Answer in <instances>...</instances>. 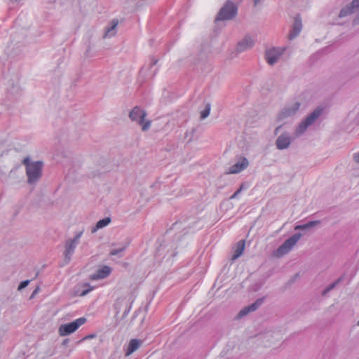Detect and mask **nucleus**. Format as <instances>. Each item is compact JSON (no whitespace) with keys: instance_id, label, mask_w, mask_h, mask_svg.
<instances>
[{"instance_id":"nucleus-1","label":"nucleus","mask_w":359,"mask_h":359,"mask_svg":"<svg viewBox=\"0 0 359 359\" xmlns=\"http://www.w3.org/2000/svg\"><path fill=\"white\" fill-rule=\"evenodd\" d=\"M25 166L27 183L34 184L41 179L43 163L42 161H31L29 157H26L22 161Z\"/></svg>"},{"instance_id":"nucleus-2","label":"nucleus","mask_w":359,"mask_h":359,"mask_svg":"<svg viewBox=\"0 0 359 359\" xmlns=\"http://www.w3.org/2000/svg\"><path fill=\"white\" fill-rule=\"evenodd\" d=\"M323 111V108L317 107L311 114H309L295 128L294 133V136L296 137H299L302 135L306 131L308 128L312 126L322 115Z\"/></svg>"},{"instance_id":"nucleus-3","label":"nucleus","mask_w":359,"mask_h":359,"mask_svg":"<svg viewBox=\"0 0 359 359\" xmlns=\"http://www.w3.org/2000/svg\"><path fill=\"white\" fill-rule=\"evenodd\" d=\"M302 236V234L301 233H297L290 236L289 238L285 240V242L280 245L276 250L274 251L273 255L277 257H281L283 255L287 254L297 244Z\"/></svg>"},{"instance_id":"nucleus-4","label":"nucleus","mask_w":359,"mask_h":359,"mask_svg":"<svg viewBox=\"0 0 359 359\" xmlns=\"http://www.w3.org/2000/svg\"><path fill=\"white\" fill-rule=\"evenodd\" d=\"M237 14V7L231 1H227L220 8L215 21L229 20L233 19Z\"/></svg>"},{"instance_id":"nucleus-5","label":"nucleus","mask_w":359,"mask_h":359,"mask_svg":"<svg viewBox=\"0 0 359 359\" xmlns=\"http://www.w3.org/2000/svg\"><path fill=\"white\" fill-rule=\"evenodd\" d=\"M146 112L140 107L136 106L130 112L129 117L133 121H136L142 126L143 131H147L151 127V122L150 121H144Z\"/></svg>"},{"instance_id":"nucleus-6","label":"nucleus","mask_w":359,"mask_h":359,"mask_svg":"<svg viewBox=\"0 0 359 359\" xmlns=\"http://www.w3.org/2000/svg\"><path fill=\"white\" fill-rule=\"evenodd\" d=\"M86 320L85 317H81L69 323L61 325L58 329L60 335L67 336L74 332L80 326L83 325Z\"/></svg>"},{"instance_id":"nucleus-7","label":"nucleus","mask_w":359,"mask_h":359,"mask_svg":"<svg viewBox=\"0 0 359 359\" xmlns=\"http://www.w3.org/2000/svg\"><path fill=\"white\" fill-rule=\"evenodd\" d=\"M300 106H301V103L297 101L287 105L279 113V114H278L279 119H284V118L294 116L297 113V111L299 110Z\"/></svg>"},{"instance_id":"nucleus-8","label":"nucleus","mask_w":359,"mask_h":359,"mask_svg":"<svg viewBox=\"0 0 359 359\" xmlns=\"http://www.w3.org/2000/svg\"><path fill=\"white\" fill-rule=\"evenodd\" d=\"M283 53V50L272 48L266 50L265 58L270 65H273L278 62Z\"/></svg>"},{"instance_id":"nucleus-9","label":"nucleus","mask_w":359,"mask_h":359,"mask_svg":"<svg viewBox=\"0 0 359 359\" xmlns=\"http://www.w3.org/2000/svg\"><path fill=\"white\" fill-rule=\"evenodd\" d=\"M255 46V40L250 35H246L245 37L241 40L236 47V52L238 53H243L244 51L248 50Z\"/></svg>"},{"instance_id":"nucleus-10","label":"nucleus","mask_w":359,"mask_h":359,"mask_svg":"<svg viewBox=\"0 0 359 359\" xmlns=\"http://www.w3.org/2000/svg\"><path fill=\"white\" fill-rule=\"evenodd\" d=\"M292 142V137L289 133L280 134L276 140V146L278 149L283 150L287 149Z\"/></svg>"},{"instance_id":"nucleus-11","label":"nucleus","mask_w":359,"mask_h":359,"mask_svg":"<svg viewBox=\"0 0 359 359\" xmlns=\"http://www.w3.org/2000/svg\"><path fill=\"white\" fill-rule=\"evenodd\" d=\"M249 165L248 160L245 157H240L237 162L229 168L227 173L236 174L245 170Z\"/></svg>"},{"instance_id":"nucleus-12","label":"nucleus","mask_w":359,"mask_h":359,"mask_svg":"<svg viewBox=\"0 0 359 359\" xmlns=\"http://www.w3.org/2000/svg\"><path fill=\"white\" fill-rule=\"evenodd\" d=\"M77 245L78 243L70 239L66 241L65 250L64 252V262L65 264L70 262Z\"/></svg>"},{"instance_id":"nucleus-13","label":"nucleus","mask_w":359,"mask_h":359,"mask_svg":"<svg viewBox=\"0 0 359 359\" xmlns=\"http://www.w3.org/2000/svg\"><path fill=\"white\" fill-rule=\"evenodd\" d=\"M302 29V19L299 15H297L294 18V23L292 27V29L290 30L288 37L290 40H292L296 38L299 33L301 32Z\"/></svg>"},{"instance_id":"nucleus-14","label":"nucleus","mask_w":359,"mask_h":359,"mask_svg":"<svg viewBox=\"0 0 359 359\" xmlns=\"http://www.w3.org/2000/svg\"><path fill=\"white\" fill-rule=\"evenodd\" d=\"M264 302V298H260L256 300L254 303L252 304L244 307L242 309L238 314V318H243L245 316L248 315L249 313L256 311Z\"/></svg>"},{"instance_id":"nucleus-15","label":"nucleus","mask_w":359,"mask_h":359,"mask_svg":"<svg viewBox=\"0 0 359 359\" xmlns=\"http://www.w3.org/2000/svg\"><path fill=\"white\" fill-rule=\"evenodd\" d=\"M359 8V0H353L352 2L347 5L346 6L344 7L339 14V18H344L346 17L351 13H353L355 8Z\"/></svg>"},{"instance_id":"nucleus-16","label":"nucleus","mask_w":359,"mask_h":359,"mask_svg":"<svg viewBox=\"0 0 359 359\" xmlns=\"http://www.w3.org/2000/svg\"><path fill=\"white\" fill-rule=\"evenodd\" d=\"M111 273V268L108 266H103L101 269L96 271L95 273L91 275L92 280L102 279L107 277Z\"/></svg>"},{"instance_id":"nucleus-17","label":"nucleus","mask_w":359,"mask_h":359,"mask_svg":"<svg viewBox=\"0 0 359 359\" xmlns=\"http://www.w3.org/2000/svg\"><path fill=\"white\" fill-rule=\"evenodd\" d=\"M141 344H142L141 340H139L137 339H131L126 348L125 355L126 356L131 355L133 352H135L140 348Z\"/></svg>"},{"instance_id":"nucleus-18","label":"nucleus","mask_w":359,"mask_h":359,"mask_svg":"<svg viewBox=\"0 0 359 359\" xmlns=\"http://www.w3.org/2000/svg\"><path fill=\"white\" fill-rule=\"evenodd\" d=\"M245 242L244 240H241L236 243L233 255H232L231 257V259L233 261L237 259L243 253L245 249Z\"/></svg>"},{"instance_id":"nucleus-19","label":"nucleus","mask_w":359,"mask_h":359,"mask_svg":"<svg viewBox=\"0 0 359 359\" xmlns=\"http://www.w3.org/2000/svg\"><path fill=\"white\" fill-rule=\"evenodd\" d=\"M111 222V219L109 217H105L102 219L99 220L95 226L92 227L91 233H95L98 229L104 228L107 226Z\"/></svg>"},{"instance_id":"nucleus-20","label":"nucleus","mask_w":359,"mask_h":359,"mask_svg":"<svg viewBox=\"0 0 359 359\" xmlns=\"http://www.w3.org/2000/svg\"><path fill=\"white\" fill-rule=\"evenodd\" d=\"M118 24V21L114 19L110 23V27L106 29L104 37H111L114 36L116 34V27H117Z\"/></svg>"},{"instance_id":"nucleus-21","label":"nucleus","mask_w":359,"mask_h":359,"mask_svg":"<svg viewBox=\"0 0 359 359\" xmlns=\"http://www.w3.org/2000/svg\"><path fill=\"white\" fill-rule=\"evenodd\" d=\"M320 222L319 220L310 221L304 224L297 225L294 227V230L307 231V230L316 226V225L319 224Z\"/></svg>"},{"instance_id":"nucleus-22","label":"nucleus","mask_w":359,"mask_h":359,"mask_svg":"<svg viewBox=\"0 0 359 359\" xmlns=\"http://www.w3.org/2000/svg\"><path fill=\"white\" fill-rule=\"evenodd\" d=\"M341 281V279H337L336 281L332 283V284L329 285L326 288L324 289V290L322 292L323 296H326L328 292H330L332 290H333Z\"/></svg>"},{"instance_id":"nucleus-23","label":"nucleus","mask_w":359,"mask_h":359,"mask_svg":"<svg viewBox=\"0 0 359 359\" xmlns=\"http://www.w3.org/2000/svg\"><path fill=\"white\" fill-rule=\"evenodd\" d=\"M210 109H211L210 104V103L206 104L205 109L201 112V119H205V118H207L209 116Z\"/></svg>"},{"instance_id":"nucleus-24","label":"nucleus","mask_w":359,"mask_h":359,"mask_svg":"<svg viewBox=\"0 0 359 359\" xmlns=\"http://www.w3.org/2000/svg\"><path fill=\"white\" fill-rule=\"evenodd\" d=\"M127 247V245L123 244L122 246L118 249H113L110 252V255L115 256L119 254L120 252H123Z\"/></svg>"},{"instance_id":"nucleus-25","label":"nucleus","mask_w":359,"mask_h":359,"mask_svg":"<svg viewBox=\"0 0 359 359\" xmlns=\"http://www.w3.org/2000/svg\"><path fill=\"white\" fill-rule=\"evenodd\" d=\"M245 189L244 184H242L240 188L230 197L231 199L235 198L238 196V195Z\"/></svg>"},{"instance_id":"nucleus-26","label":"nucleus","mask_w":359,"mask_h":359,"mask_svg":"<svg viewBox=\"0 0 359 359\" xmlns=\"http://www.w3.org/2000/svg\"><path fill=\"white\" fill-rule=\"evenodd\" d=\"M83 233V230L79 231V232H78L76 234V236L73 238H72L71 240L79 244V240H80Z\"/></svg>"},{"instance_id":"nucleus-27","label":"nucleus","mask_w":359,"mask_h":359,"mask_svg":"<svg viewBox=\"0 0 359 359\" xmlns=\"http://www.w3.org/2000/svg\"><path fill=\"white\" fill-rule=\"evenodd\" d=\"M29 280H28L22 281L20 283V285H18V290H23L24 288H25L29 285Z\"/></svg>"},{"instance_id":"nucleus-28","label":"nucleus","mask_w":359,"mask_h":359,"mask_svg":"<svg viewBox=\"0 0 359 359\" xmlns=\"http://www.w3.org/2000/svg\"><path fill=\"white\" fill-rule=\"evenodd\" d=\"M93 290V288H88V289H86V290H83L81 293V296H86L87 294H88L91 290Z\"/></svg>"},{"instance_id":"nucleus-29","label":"nucleus","mask_w":359,"mask_h":359,"mask_svg":"<svg viewBox=\"0 0 359 359\" xmlns=\"http://www.w3.org/2000/svg\"><path fill=\"white\" fill-rule=\"evenodd\" d=\"M353 159L355 162L359 163V152L353 154Z\"/></svg>"},{"instance_id":"nucleus-30","label":"nucleus","mask_w":359,"mask_h":359,"mask_svg":"<svg viewBox=\"0 0 359 359\" xmlns=\"http://www.w3.org/2000/svg\"><path fill=\"white\" fill-rule=\"evenodd\" d=\"M353 24H355V25L359 24V15L354 19Z\"/></svg>"},{"instance_id":"nucleus-31","label":"nucleus","mask_w":359,"mask_h":359,"mask_svg":"<svg viewBox=\"0 0 359 359\" xmlns=\"http://www.w3.org/2000/svg\"><path fill=\"white\" fill-rule=\"evenodd\" d=\"M263 0H253V2H254V5L255 6H257L258 5L259 3H261Z\"/></svg>"},{"instance_id":"nucleus-32","label":"nucleus","mask_w":359,"mask_h":359,"mask_svg":"<svg viewBox=\"0 0 359 359\" xmlns=\"http://www.w3.org/2000/svg\"><path fill=\"white\" fill-rule=\"evenodd\" d=\"M280 128H281V126H278V127H277V128L275 129L274 133H275L276 135H277V134H278V130H280Z\"/></svg>"},{"instance_id":"nucleus-33","label":"nucleus","mask_w":359,"mask_h":359,"mask_svg":"<svg viewBox=\"0 0 359 359\" xmlns=\"http://www.w3.org/2000/svg\"><path fill=\"white\" fill-rule=\"evenodd\" d=\"M129 311H130V309H128V310L125 311L123 314V316L125 317L126 315H128Z\"/></svg>"},{"instance_id":"nucleus-34","label":"nucleus","mask_w":359,"mask_h":359,"mask_svg":"<svg viewBox=\"0 0 359 359\" xmlns=\"http://www.w3.org/2000/svg\"><path fill=\"white\" fill-rule=\"evenodd\" d=\"M156 62H157V61H156V60H154V61H153L152 65H155L156 64Z\"/></svg>"},{"instance_id":"nucleus-35","label":"nucleus","mask_w":359,"mask_h":359,"mask_svg":"<svg viewBox=\"0 0 359 359\" xmlns=\"http://www.w3.org/2000/svg\"><path fill=\"white\" fill-rule=\"evenodd\" d=\"M67 341H68V339H65V340H64V341H63V344H67Z\"/></svg>"},{"instance_id":"nucleus-36","label":"nucleus","mask_w":359,"mask_h":359,"mask_svg":"<svg viewBox=\"0 0 359 359\" xmlns=\"http://www.w3.org/2000/svg\"><path fill=\"white\" fill-rule=\"evenodd\" d=\"M36 292H37V289L34 290V292H33V294H32V296H33L35 293H36Z\"/></svg>"},{"instance_id":"nucleus-37","label":"nucleus","mask_w":359,"mask_h":359,"mask_svg":"<svg viewBox=\"0 0 359 359\" xmlns=\"http://www.w3.org/2000/svg\"><path fill=\"white\" fill-rule=\"evenodd\" d=\"M357 325L359 326V319H358V321L357 323Z\"/></svg>"}]
</instances>
